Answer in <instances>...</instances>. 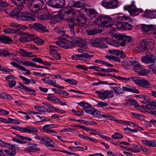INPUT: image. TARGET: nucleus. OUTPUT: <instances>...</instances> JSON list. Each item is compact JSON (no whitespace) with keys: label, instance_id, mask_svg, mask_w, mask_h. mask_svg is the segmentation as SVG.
<instances>
[{"label":"nucleus","instance_id":"50","mask_svg":"<svg viewBox=\"0 0 156 156\" xmlns=\"http://www.w3.org/2000/svg\"><path fill=\"white\" fill-rule=\"evenodd\" d=\"M56 82V80L54 78H51V79H49L48 84L50 85L56 87L57 84Z\"/></svg>","mask_w":156,"mask_h":156},{"label":"nucleus","instance_id":"23","mask_svg":"<svg viewBox=\"0 0 156 156\" xmlns=\"http://www.w3.org/2000/svg\"><path fill=\"white\" fill-rule=\"evenodd\" d=\"M51 17L50 18V22L51 23L55 24L57 22H59L62 20V18L61 17V15L58 14L56 15L52 16L50 14Z\"/></svg>","mask_w":156,"mask_h":156},{"label":"nucleus","instance_id":"33","mask_svg":"<svg viewBox=\"0 0 156 156\" xmlns=\"http://www.w3.org/2000/svg\"><path fill=\"white\" fill-rule=\"evenodd\" d=\"M89 114H91L94 117L101 118V112L96 110L93 108Z\"/></svg>","mask_w":156,"mask_h":156},{"label":"nucleus","instance_id":"42","mask_svg":"<svg viewBox=\"0 0 156 156\" xmlns=\"http://www.w3.org/2000/svg\"><path fill=\"white\" fill-rule=\"evenodd\" d=\"M108 105L107 103L102 101H100L98 102L97 104L95 105V106L97 108H104V107L107 106Z\"/></svg>","mask_w":156,"mask_h":156},{"label":"nucleus","instance_id":"4","mask_svg":"<svg viewBox=\"0 0 156 156\" xmlns=\"http://www.w3.org/2000/svg\"><path fill=\"white\" fill-rule=\"evenodd\" d=\"M86 23V19L83 16H81L76 20H71L68 23V26L71 34L73 35L75 34V26L83 27L85 25Z\"/></svg>","mask_w":156,"mask_h":156},{"label":"nucleus","instance_id":"40","mask_svg":"<svg viewBox=\"0 0 156 156\" xmlns=\"http://www.w3.org/2000/svg\"><path fill=\"white\" fill-rule=\"evenodd\" d=\"M33 41L35 43L38 45H41L44 43V40L38 37H35L34 36Z\"/></svg>","mask_w":156,"mask_h":156},{"label":"nucleus","instance_id":"3","mask_svg":"<svg viewBox=\"0 0 156 156\" xmlns=\"http://www.w3.org/2000/svg\"><path fill=\"white\" fill-rule=\"evenodd\" d=\"M94 23L105 27H111L114 23L113 20L110 17L105 15H100L94 21Z\"/></svg>","mask_w":156,"mask_h":156},{"label":"nucleus","instance_id":"59","mask_svg":"<svg viewBox=\"0 0 156 156\" xmlns=\"http://www.w3.org/2000/svg\"><path fill=\"white\" fill-rule=\"evenodd\" d=\"M10 144L4 142L2 140H0V146L4 147H9L10 146Z\"/></svg>","mask_w":156,"mask_h":156},{"label":"nucleus","instance_id":"57","mask_svg":"<svg viewBox=\"0 0 156 156\" xmlns=\"http://www.w3.org/2000/svg\"><path fill=\"white\" fill-rule=\"evenodd\" d=\"M61 132H64L67 131L68 132H70L72 133H74L76 132V130L74 129L68 128V129H63L61 130Z\"/></svg>","mask_w":156,"mask_h":156},{"label":"nucleus","instance_id":"55","mask_svg":"<svg viewBox=\"0 0 156 156\" xmlns=\"http://www.w3.org/2000/svg\"><path fill=\"white\" fill-rule=\"evenodd\" d=\"M123 137V136L121 134L118 133H115L114 135L112 136V137L114 139H121Z\"/></svg>","mask_w":156,"mask_h":156},{"label":"nucleus","instance_id":"10","mask_svg":"<svg viewBox=\"0 0 156 156\" xmlns=\"http://www.w3.org/2000/svg\"><path fill=\"white\" fill-rule=\"evenodd\" d=\"M95 93L99 96L100 98L102 100H104L108 97H112L114 94L111 91L101 90H96Z\"/></svg>","mask_w":156,"mask_h":156},{"label":"nucleus","instance_id":"45","mask_svg":"<svg viewBox=\"0 0 156 156\" xmlns=\"http://www.w3.org/2000/svg\"><path fill=\"white\" fill-rule=\"evenodd\" d=\"M2 98L4 99H7L9 100H12L13 98L7 93H2Z\"/></svg>","mask_w":156,"mask_h":156},{"label":"nucleus","instance_id":"47","mask_svg":"<svg viewBox=\"0 0 156 156\" xmlns=\"http://www.w3.org/2000/svg\"><path fill=\"white\" fill-rule=\"evenodd\" d=\"M65 81L73 85L77 84V82L76 80L73 79H67L65 80Z\"/></svg>","mask_w":156,"mask_h":156},{"label":"nucleus","instance_id":"62","mask_svg":"<svg viewBox=\"0 0 156 156\" xmlns=\"http://www.w3.org/2000/svg\"><path fill=\"white\" fill-rule=\"evenodd\" d=\"M131 114L133 116L138 119H140L142 118L143 117V115L139 113L132 112Z\"/></svg>","mask_w":156,"mask_h":156},{"label":"nucleus","instance_id":"44","mask_svg":"<svg viewBox=\"0 0 156 156\" xmlns=\"http://www.w3.org/2000/svg\"><path fill=\"white\" fill-rule=\"evenodd\" d=\"M109 52L111 53H112L116 55H120V54H122L123 52V51L117 50H109Z\"/></svg>","mask_w":156,"mask_h":156},{"label":"nucleus","instance_id":"26","mask_svg":"<svg viewBox=\"0 0 156 156\" xmlns=\"http://www.w3.org/2000/svg\"><path fill=\"white\" fill-rule=\"evenodd\" d=\"M53 140L50 138L44 136V139L41 142V144H43L48 147H53V145L51 144Z\"/></svg>","mask_w":156,"mask_h":156},{"label":"nucleus","instance_id":"30","mask_svg":"<svg viewBox=\"0 0 156 156\" xmlns=\"http://www.w3.org/2000/svg\"><path fill=\"white\" fill-rule=\"evenodd\" d=\"M118 37L119 39L124 40L128 43L131 42L132 40V38L131 36L124 35H119Z\"/></svg>","mask_w":156,"mask_h":156},{"label":"nucleus","instance_id":"9","mask_svg":"<svg viewBox=\"0 0 156 156\" xmlns=\"http://www.w3.org/2000/svg\"><path fill=\"white\" fill-rule=\"evenodd\" d=\"M44 4V2L42 0H34L33 2V7L30 6L29 8L34 13H37L43 6Z\"/></svg>","mask_w":156,"mask_h":156},{"label":"nucleus","instance_id":"20","mask_svg":"<svg viewBox=\"0 0 156 156\" xmlns=\"http://www.w3.org/2000/svg\"><path fill=\"white\" fill-rule=\"evenodd\" d=\"M34 36L29 33H25L23 36L21 37L20 39V42L23 43L29 42L33 41Z\"/></svg>","mask_w":156,"mask_h":156},{"label":"nucleus","instance_id":"37","mask_svg":"<svg viewBox=\"0 0 156 156\" xmlns=\"http://www.w3.org/2000/svg\"><path fill=\"white\" fill-rule=\"evenodd\" d=\"M50 17V14L48 13L47 14L39 15L38 18L42 20H49Z\"/></svg>","mask_w":156,"mask_h":156},{"label":"nucleus","instance_id":"38","mask_svg":"<svg viewBox=\"0 0 156 156\" xmlns=\"http://www.w3.org/2000/svg\"><path fill=\"white\" fill-rule=\"evenodd\" d=\"M25 92L27 93L28 94L30 95H32L35 96L37 95L36 90L30 87H27Z\"/></svg>","mask_w":156,"mask_h":156},{"label":"nucleus","instance_id":"19","mask_svg":"<svg viewBox=\"0 0 156 156\" xmlns=\"http://www.w3.org/2000/svg\"><path fill=\"white\" fill-rule=\"evenodd\" d=\"M21 20L23 21H34L35 19L33 14L25 12L22 13L21 16Z\"/></svg>","mask_w":156,"mask_h":156},{"label":"nucleus","instance_id":"60","mask_svg":"<svg viewBox=\"0 0 156 156\" xmlns=\"http://www.w3.org/2000/svg\"><path fill=\"white\" fill-rule=\"evenodd\" d=\"M27 0H16L15 4L16 5H22V4L24 3Z\"/></svg>","mask_w":156,"mask_h":156},{"label":"nucleus","instance_id":"41","mask_svg":"<svg viewBox=\"0 0 156 156\" xmlns=\"http://www.w3.org/2000/svg\"><path fill=\"white\" fill-rule=\"evenodd\" d=\"M131 59H126L122 62L121 64L124 66H131Z\"/></svg>","mask_w":156,"mask_h":156},{"label":"nucleus","instance_id":"27","mask_svg":"<svg viewBox=\"0 0 156 156\" xmlns=\"http://www.w3.org/2000/svg\"><path fill=\"white\" fill-rule=\"evenodd\" d=\"M142 143L144 145L150 146L151 147H156V141L151 140H141Z\"/></svg>","mask_w":156,"mask_h":156},{"label":"nucleus","instance_id":"53","mask_svg":"<svg viewBox=\"0 0 156 156\" xmlns=\"http://www.w3.org/2000/svg\"><path fill=\"white\" fill-rule=\"evenodd\" d=\"M87 34L90 35H94L98 33L97 29H92L87 31Z\"/></svg>","mask_w":156,"mask_h":156},{"label":"nucleus","instance_id":"58","mask_svg":"<svg viewBox=\"0 0 156 156\" xmlns=\"http://www.w3.org/2000/svg\"><path fill=\"white\" fill-rule=\"evenodd\" d=\"M130 100L131 102V105L134 106L135 108H138L140 107V105L137 104L136 100L133 99Z\"/></svg>","mask_w":156,"mask_h":156},{"label":"nucleus","instance_id":"14","mask_svg":"<svg viewBox=\"0 0 156 156\" xmlns=\"http://www.w3.org/2000/svg\"><path fill=\"white\" fill-rule=\"evenodd\" d=\"M29 26L30 27L38 31L43 32L48 31V30L44 26L38 23H35L34 24H30Z\"/></svg>","mask_w":156,"mask_h":156},{"label":"nucleus","instance_id":"34","mask_svg":"<svg viewBox=\"0 0 156 156\" xmlns=\"http://www.w3.org/2000/svg\"><path fill=\"white\" fill-rule=\"evenodd\" d=\"M113 89L115 93L117 94H123V90L122 88L118 87H111Z\"/></svg>","mask_w":156,"mask_h":156},{"label":"nucleus","instance_id":"6","mask_svg":"<svg viewBox=\"0 0 156 156\" xmlns=\"http://www.w3.org/2000/svg\"><path fill=\"white\" fill-rule=\"evenodd\" d=\"M68 8H64L60 11L62 15H63L64 17L69 21V23L71 20H73L72 19L75 17V12L74 10L70 8L69 7Z\"/></svg>","mask_w":156,"mask_h":156},{"label":"nucleus","instance_id":"43","mask_svg":"<svg viewBox=\"0 0 156 156\" xmlns=\"http://www.w3.org/2000/svg\"><path fill=\"white\" fill-rule=\"evenodd\" d=\"M0 52L3 56L7 57L10 55L9 51L5 49H0Z\"/></svg>","mask_w":156,"mask_h":156},{"label":"nucleus","instance_id":"52","mask_svg":"<svg viewBox=\"0 0 156 156\" xmlns=\"http://www.w3.org/2000/svg\"><path fill=\"white\" fill-rule=\"evenodd\" d=\"M53 125L52 124L46 125L43 127V129L44 131H46L48 132L51 128L53 127Z\"/></svg>","mask_w":156,"mask_h":156},{"label":"nucleus","instance_id":"7","mask_svg":"<svg viewBox=\"0 0 156 156\" xmlns=\"http://www.w3.org/2000/svg\"><path fill=\"white\" fill-rule=\"evenodd\" d=\"M134 3V1H132V4L128 6H126L124 7V9L125 10H127L128 11L130 15L133 16H135L138 15L139 13L143 12V10L141 9H137L133 5Z\"/></svg>","mask_w":156,"mask_h":156},{"label":"nucleus","instance_id":"49","mask_svg":"<svg viewBox=\"0 0 156 156\" xmlns=\"http://www.w3.org/2000/svg\"><path fill=\"white\" fill-rule=\"evenodd\" d=\"M15 135L17 136V137H19L20 139H21L22 141L24 140H26L28 141H32V139L28 137L21 136L16 134Z\"/></svg>","mask_w":156,"mask_h":156},{"label":"nucleus","instance_id":"51","mask_svg":"<svg viewBox=\"0 0 156 156\" xmlns=\"http://www.w3.org/2000/svg\"><path fill=\"white\" fill-rule=\"evenodd\" d=\"M16 31V30L9 28L4 29L3 31L5 33L11 34L15 32Z\"/></svg>","mask_w":156,"mask_h":156},{"label":"nucleus","instance_id":"15","mask_svg":"<svg viewBox=\"0 0 156 156\" xmlns=\"http://www.w3.org/2000/svg\"><path fill=\"white\" fill-rule=\"evenodd\" d=\"M153 41V40L148 39L147 41L144 40L142 42H141L140 43V46L138 48L139 51L144 52L145 51H146L148 45H150L149 42V41L152 42Z\"/></svg>","mask_w":156,"mask_h":156},{"label":"nucleus","instance_id":"17","mask_svg":"<svg viewBox=\"0 0 156 156\" xmlns=\"http://www.w3.org/2000/svg\"><path fill=\"white\" fill-rule=\"evenodd\" d=\"M104 40V38L102 37L94 38L90 40V43L91 45L93 47L99 48L100 43L103 42Z\"/></svg>","mask_w":156,"mask_h":156},{"label":"nucleus","instance_id":"1","mask_svg":"<svg viewBox=\"0 0 156 156\" xmlns=\"http://www.w3.org/2000/svg\"><path fill=\"white\" fill-rule=\"evenodd\" d=\"M78 40L75 37H73L71 41L63 38H60L59 40L56 42V44L58 46L66 49L71 48L74 46L75 44H77L80 47L78 49L80 53H83L85 52V49L87 48L86 43L83 41Z\"/></svg>","mask_w":156,"mask_h":156},{"label":"nucleus","instance_id":"48","mask_svg":"<svg viewBox=\"0 0 156 156\" xmlns=\"http://www.w3.org/2000/svg\"><path fill=\"white\" fill-rule=\"evenodd\" d=\"M5 79L9 83L11 81L15 80V77L13 75H10L6 76L5 78Z\"/></svg>","mask_w":156,"mask_h":156},{"label":"nucleus","instance_id":"32","mask_svg":"<svg viewBox=\"0 0 156 156\" xmlns=\"http://www.w3.org/2000/svg\"><path fill=\"white\" fill-rule=\"evenodd\" d=\"M40 149L38 147H35L33 146H30L24 148V151H28L29 152H34L37 151H39Z\"/></svg>","mask_w":156,"mask_h":156},{"label":"nucleus","instance_id":"24","mask_svg":"<svg viewBox=\"0 0 156 156\" xmlns=\"http://www.w3.org/2000/svg\"><path fill=\"white\" fill-rule=\"evenodd\" d=\"M16 53H18L23 57H30L32 54V52L26 51L24 49L20 48L16 51Z\"/></svg>","mask_w":156,"mask_h":156},{"label":"nucleus","instance_id":"11","mask_svg":"<svg viewBox=\"0 0 156 156\" xmlns=\"http://www.w3.org/2000/svg\"><path fill=\"white\" fill-rule=\"evenodd\" d=\"M118 0H105L102 1L101 5L106 9H112L118 5Z\"/></svg>","mask_w":156,"mask_h":156},{"label":"nucleus","instance_id":"64","mask_svg":"<svg viewBox=\"0 0 156 156\" xmlns=\"http://www.w3.org/2000/svg\"><path fill=\"white\" fill-rule=\"evenodd\" d=\"M16 84V81L14 80L8 83V85L9 87L12 88L15 87Z\"/></svg>","mask_w":156,"mask_h":156},{"label":"nucleus","instance_id":"5","mask_svg":"<svg viewBox=\"0 0 156 156\" xmlns=\"http://www.w3.org/2000/svg\"><path fill=\"white\" fill-rule=\"evenodd\" d=\"M131 66L135 67L133 69V70L139 75H146L150 72V71L145 69L144 67L142 66L138 62L135 61L131 60Z\"/></svg>","mask_w":156,"mask_h":156},{"label":"nucleus","instance_id":"28","mask_svg":"<svg viewBox=\"0 0 156 156\" xmlns=\"http://www.w3.org/2000/svg\"><path fill=\"white\" fill-rule=\"evenodd\" d=\"M24 132L34 134L37 132L38 130L37 129L32 126H27L23 129Z\"/></svg>","mask_w":156,"mask_h":156},{"label":"nucleus","instance_id":"56","mask_svg":"<svg viewBox=\"0 0 156 156\" xmlns=\"http://www.w3.org/2000/svg\"><path fill=\"white\" fill-rule=\"evenodd\" d=\"M44 136H38L37 135H35L34 138L37 140L40 141L39 143L41 144V142H43V139H44Z\"/></svg>","mask_w":156,"mask_h":156},{"label":"nucleus","instance_id":"13","mask_svg":"<svg viewBox=\"0 0 156 156\" xmlns=\"http://www.w3.org/2000/svg\"><path fill=\"white\" fill-rule=\"evenodd\" d=\"M156 59L155 56L151 53L146 55L141 58V61L146 64L153 63L155 62Z\"/></svg>","mask_w":156,"mask_h":156},{"label":"nucleus","instance_id":"35","mask_svg":"<svg viewBox=\"0 0 156 156\" xmlns=\"http://www.w3.org/2000/svg\"><path fill=\"white\" fill-rule=\"evenodd\" d=\"M93 108L91 107V105L87 103H85L83 106V108L84 110L87 113H89Z\"/></svg>","mask_w":156,"mask_h":156},{"label":"nucleus","instance_id":"22","mask_svg":"<svg viewBox=\"0 0 156 156\" xmlns=\"http://www.w3.org/2000/svg\"><path fill=\"white\" fill-rule=\"evenodd\" d=\"M87 14V18L91 20L98 14V13L94 9H89L86 11Z\"/></svg>","mask_w":156,"mask_h":156},{"label":"nucleus","instance_id":"46","mask_svg":"<svg viewBox=\"0 0 156 156\" xmlns=\"http://www.w3.org/2000/svg\"><path fill=\"white\" fill-rule=\"evenodd\" d=\"M11 10V7H8L7 8L3 9L2 10V12L5 13L7 15L10 16Z\"/></svg>","mask_w":156,"mask_h":156},{"label":"nucleus","instance_id":"12","mask_svg":"<svg viewBox=\"0 0 156 156\" xmlns=\"http://www.w3.org/2000/svg\"><path fill=\"white\" fill-rule=\"evenodd\" d=\"M49 47L50 49V54L56 60L60 59L61 56L60 53L57 52V51L59 50L58 47L54 45H50Z\"/></svg>","mask_w":156,"mask_h":156},{"label":"nucleus","instance_id":"31","mask_svg":"<svg viewBox=\"0 0 156 156\" xmlns=\"http://www.w3.org/2000/svg\"><path fill=\"white\" fill-rule=\"evenodd\" d=\"M72 6L77 8H80L85 6L86 5L85 3L80 2H70Z\"/></svg>","mask_w":156,"mask_h":156},{"label":"nucleus","instance_id":"36","mask_svg":"<svg viewBox=\"0 0 156 156\" xmlns=\"http://www.w3.org/2000/svg\"><path fill=\"white\" fill-rule=\"evenodd\" d=\"M105 57L110 61L112 60L118 62H121L119 58L112 55H105Z\"/></svg>","mask_w":156,"mask_h":156},{"label":"nucleus","instance_id":"61","mask_svg":"<svg viewBox=\"0 0 156 156\" xmlns=\"http://www.w3.org/2000/svg\"><path fill=\"white\" fill-rule=\"evenodd\" d=\"M9 25L11 27L16 28V30H18L19 24L16 23L11 22L9 23Z\"/></svg>","mask_w":156,"mask_h":156},{"label":"nucleus","instance_id":"21","mask_svg":"<svg viewBox=\"0 0 156 156\" xmlns=\"http://www.w3.org/2000/svg\"><path fill=\"white\" fill-rule=\"evenodd\" d=\"M122 89L123 90V93H124V91L129 92L136 94H139L140 93L137 89L128 84H126L125 86L122 87Z\"/></svg>","mask_w":156,"mask_h":156},{"label":"nucleus","instance_id":"18","mask_svg":"<svg viewBox=\"0 0 156 156\" xmlns=\"http://www.w3.org/2000/svg\"><path fill=\"white\" fill-rule=\"evenodd\" d=\"M17 6L14 9L11 10L10 16H17V18L21 17L22 14L20 13L21 10L23 9V5Z\"/></svg>","mask_w":156,"mask_h":156},{"label":"nucleus","instance_id":"25","mask_svg":"<svg viewBox=\"0 0 156 156\" xmlns=\"http://www.w3.org/2000/svg\"><path fill=\"white\" fill-rule=\"evenodd\" d=\"M12 41L10 37L5 35H0V43L5 44H9Z\"/></svg>","mask_w":156,"mask_h":156},{"label":"nucleus","instance_id":"16","mask_svg":"<svg viewBox=\"0 0 156 156\" xmlns=\"http://www.w3.org/2000/svg\"><path fill=\"white\" fill-rule=\"evenodd\" d=\"M147 105L143 107L144 108L149 110H156V100H150L147 101Z\"/></svg>","mask_w":156,"mask_h":156},{"label":"nucleus","instance_id":"29","mask_svg":"<svg viewBox=\"0 0 156 156\" xmlns=\"http://www.w3.org/2000/svg\"><path fill=\"white\" fill-rule=\"evenodd\" d=\"M155 28L154 26L153 25H147L143 24L141 26V29L145 32H148Z\"/></svg>","mask_w":156,"mask_h":156},{"label":"nucleus","instance_id":"54","mask_svg":"<svg viewBox=\"0 0 156 156\" xmlns=\"http://www.w3.org/2000/svg\"><path fill=\"white\" fill-rule=\"evenodd\" d=\"M19 77L21 79L23 80L24 83L26 84H28L30 83L31 80L26 77H24L22 76H20Z\"/></svg>","mask_w":156,"mask_h":156},{"label":"nucleus","instance_id":"39","mask_svg":"<svg viewBox=\"0 0 156 156\" xmlns=\"http://www.w3.org/2000/svg\"><path fill=\"white\" fill-rule=\"evenodd\" d=\"M10 64L12 66L18 68L19 69L23 71H26V69L23 66H20L17 63L15 62H10Z\"/></svg>","mask_w":156,"mask_h":156},{"label":"nucleus","instance_id":"63","mask_svg":"<svg viewBox=\"0 0 156 156\" xmlns=\"http://www.w3.org/2000/svg\"><path fill=\"white\" fill-rule=\"evenodd\" d=\"M22 64L25 66L30 67L32 66L33 63L30 61H26L25 62H22Z\"/></svg>","mask_w":156,"mask_h":156},{"label":"nucleus","instance_id":"2","mask_svg":"<svg viewBox=\"0 0 156 156\" xmlns=\"http://www.w3.org/2000/svg\"><path fill=\"white\" fill-rule=\"evenodd\" d=\"M114 76L116 79L122 82L125 81V82L126 83L127 81H130L131 80L133 82L139 86L144 88L150 87V84L148 81L143 79H140L134 76L132 77H124L119 76H116L115 75H114Z\"/></svg>","mask_w":156,"mask_h":156},{"label":"nucleus","instance_id":"8","mask_svg":"<svg viewBox=\"0 0 156 156\" xmlns=\"http://www.w3.org/2000/svg\"><path fill=\"white\" fill-rule=\"evenodd\" d=\"M48 5L53 7L62 8L65 4V0H45Z\"/></svg>","mask_w":156,"mask_h":156}]
</instances>
